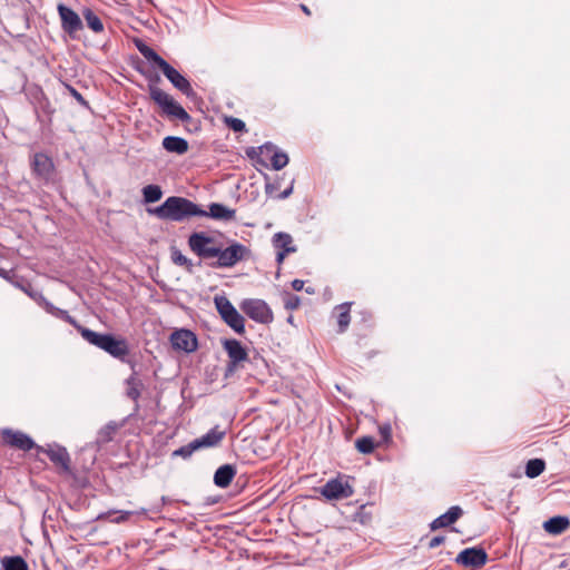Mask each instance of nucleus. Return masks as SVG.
I'll use <instances>...</instances> for the list:
<instances>
[{"instance_id": "nucleus-10", "label": "nucleus", "mask_w": 570, "mask_h": 570, "mask_svg": "<svg viewBox=\"0 0 570 570\" xmlns=\"http://www.w3.org/2000/svg\"><path fill=\"white\" fill-rule=\"evenodd\" d=\"M31 167L38 179L45 183L53 180L55 165L48 155L43 153H36L31 161Z\"/></svg>"}, {"instance_id": "nucleus-53", "label": "nucleus", "mask_w": 570, "mask_h": 570, "mask_svg": "<svg viewBox=\"0 0 570 570\" xmlns=\"http://www.w3.org/2000/svg\"><path fill=\"white\" fill-rule=\"evenodd\" d=\"M287 322L291 323V324L293 323V316L292 315L288 316Z\"/></svg>"}, {"instance_id": "nucleus-52", "label": "nucleus", "mask_w": 570, "mask_h": 570, "mask_svg": "<svg viewBox=\"0 0 570 570\" xmlns=\"http://www.w3.org/2000/svg\"><path fill=\"white\" fill-rule=\"evenodd\" d=\"M306 293H308V294H314V288H309V287H308V288H306Z\"/></svg>"}, {"instance_id": "nucleus-42", "label": "nucleus", "mask_w": 570, "mask_h": 570, "mask_svg": "<svg viewBox=\"0 0 570 570\" xmlns=\"http://www.w3.org/2000/svg\"><path fill=\"white\" fill-rule=\"evenodd\" d=\"M296 250H297V248H286L285 250L277 249L276 262L278 264H282L286 255H288L291 253H295Z\"/></svg>"}, {"instance_id": "nucleus-33", "label": "nucleus", "mask_w": 570, "mask_h": 570, "mask_svg": "<svg viewBox=\"0 0 570 570\" xmlns=\"http://www.w3.org/2000/svg\"><path fill=\"white\" fill-rule=\"evenodd\" d=\"M2 564L4 570H28L27 562L19 556L4 558Z\"/></svg>"}, {"instance_id": "nucleus-30", "label": "nucleus", "mask_w": 570, "mask_h": 570, "mask_svg": "<svg viewBox=\"0 0 570 570\" xmlns=\"http://www.w3.org/2000/svg\"><path fill=\"white\" fill-rule=\"evenodd\" d=\"M273 246L278 250H285L286 248H296L293 245V238L288 233L278 232L273 236Z\"/></svg>"}, {"instance_id": "nucleus-32", "label": "nucleus", "mask_w": 570, "mask_h": 570, "mask_svg": "<svg viewBox=\"0 0 570 570\" xmlns=\"http://www.w3.org/2000/svg\"><path fill=\"white\" fill-rule=\"evenodd\" d=\"M144 202L147 204L158 202L163 196V190L158 185H147L142 188Z\"/></svg>"}, {"instance_id": "nucleus-35", "label": "nucleus", "mask_w": 570, "mask_h": 570, "mask_svg": "<svg viewBox=\"0 0 570 570\" xmlns=\"http://www.w3.org/2000/svg\"><path fill=\"white\" fill-rule=\"evenodd\" d=\"M171 259L176 265L185 267L189 273L193 272V262L188 257H186L180 250L174 249L171 252Z\"/></svg>"}, {"instance_id": "nucleus-1", "label": "nucleus", "mask_w": 570, "mask_h": 570, "mask_svg": "<svg viewBox=\"0 0 570 570\" xmlns=\"http://www.w3.org/2000/svg\"><path fill=\"white\" fill-rule=\"evenodd\" d=\"M188 246L196 256L215 269L234 267L250 254L248 247L236 240H232L229 246L224 248L214 237L204 232L193 233L188 237Z\"/></svg>"}, {"instance_id": "nucleus-12", "label": "nucleus", "mask_w": 570, "mask_h": 570, "mask_svg": "<svg viewBox=\"0 0 570 570\" xmlns=\"http://www.w3.org/2000/svg\"><path fill=\"white\" fill-rule=\"evenodd\" d=\"M165 77L173 83L175 88L185 94L186 96L194 95L190 82L173 66L165 61L159 68Z\"/></svg>"}, {"instance_id": "nucleus-34", "label": "nucleus", "mask_w": 570, "mask_h": 570, "mask_svg": "<svg viewBox=\"0 0 570 570\" xmlns=\"http://www.w3.org/2000/svg\"><path fill=\"white\" fill-rule=\"evenodd\" d=\"M355 446L358 452H361L363 454H370L375 449V440L373 436H368V435L362 436V438L356 439Z\"/></svg>"}, {"instance_id": "nucleus-40", "label": "nucleus", "mask_w": 570, "mask_h": 570, "mask_svg": "<svg viewBox=\"0 0 570 570\" xmlns=\"http://www.w3.org/2000/svg\"><path fill=\"white\" fill-rule=\"evenodd\" d=\"M70 95L83 107L89 108L88 101L83 98V96L73 87L67 86Z\"/></svg>"}, {"instance_id": "nucleus-5", "label": "nucleus", "mask_w": 570, "mask_h": 570, "mask_svg": "<svg viewBox=\"0 0 570 570\" xmlns=\"http://www.w3.org/2000/svg\"><path fill=\"white\" fill-rule=\"evenodd\" d=\"M242 311L253 321L261 324L273 322V312L268 304L258 298H246L240 304Z\"/></svg>"}, {"instance_id": "nucleus-47", "label": "nucleus", "mask_w": 570, "mask_h": 570, "mask_svg": "<svg viewBox=\"0 0 570 570\" xmlns=\"http://www.w3.org/2000/svg\"><path fill=\"white\" fill-rule=\"evenodd\" d=\"M292 287L294 291H302L304 288V281L302 279H294L292 282Z\"/></svg>"}, {"instance_id": "nucleus-20", "label": "nucleus", "mask_w": 570, "mask_h": 570, "mask_svg": "<svg viewBox=\"0 0 570 570\" xmlns=\"http://www.w3.org/2000/svg\"><path fill=\"white\" fill-rule=\"evenodd\" d=\"M207 216L213 219L229 222L235 219L236 210L230 209L219 203H212L209 205V212H207Z\"/></svg>"}, {"instance_id": "nucleus-28", "label": "nucleus", "mask_w": 570, "mask_h": 570, "mask_svg": "<svg viewBox=\"0 0 570 570\" xmlns=\"http://www.w3.org/2000/svg\"><path fill=\"white\" fill-rule=\"evenodd\" d=\"M350 308H351V303H343L337 306V309L340 312L337 315L338 333H344L350 325V322H351Z\"/></svg>"}, {"instance_id": "nucleus-31", "label": "nucleus", "mask_w": 570, "mask_h": 570, "mask_svg": "<svg viewBox=\"0 0 570 570\" xmlns=\"http://www.w3.org/2000/svg\"><path fill=\"white\" fill-rule=\"evenodd\" d=\"M546 469V462L542 459H531L525 465V475L530 479L539 476Z\"/></svg>"}, {"instance_id": "nucleus-22", "label": "nucleus", "mask_w": 570, "mask_h": 570, "mask_svg": "<svg viewBox=\"0 0 570 570\" xmlns=\"http://www.w3.org/2000/svg\"><path fill=\"white\" fill-rule=\"evenodd\" d=\"M12 285L21 289L23 293H26L41 307H43L45 302L48 301L40 291L35 289L30 283L26 282L21 277H19V279H17L16 282H12Z\"/></svg>"}, {"instance_id": "nucleus-11", "label": "nucleus", "mask_w": 570, "mask_h": 570, "mask_svg": "<svg viewBox=\"0 0 570 570\" xmlns=\"http://www.w3.org/2000/svg\"><path fill=\"white\" fill-rule=\"evenodd\" d=\"M38 453H46L50 461L61 468L65 472L70 471V456L66 448L60 445H49L48 448L37 446Z\"/></svg>"}, {"instance_id": "nucleus-36", "label": "nucleus", "mask_w": 570, "mask_h": 570, "mask_svg": "<svg viewBox=\"0 0 570 570\" xmlns=\"http://www.w3.org/2000/svg\"><path fill=\"white\" fill-rule=\"evenodd\" d=\"M198 448L197 445L195 444L194 440L191 442H189L188 444L186 445H183L180 446L179 449L175 450L173 452V456H180L183 459H188L191 456V454L197 451Z\"/></svg>"}, {"instance_id": "nucleus-21", "label": "nucleus", "mask_w": 570, "mask_h": 570, "mask_svg": "<svg viewBox=\"0 0 570 570\" xmlns=\"http://www.w3.org/2000/svg\"><path fill=\"white\" fill-rule=\"evenodd\" d=\"M163 147L168 153L184 155L188 151V141L185 138L177 136H167L163 139Z\"/></svg>"}, {"instance_id": "nucleus-38", "label": "nucleus", "mask_w": 570, "mask_h": 570, "mask_svg": "<svg viewBox=\"0 0 570 570\" xmlns=\"http://www.w3.org/2000/svg\"><path fill=\"white\" fill-rule=\"evenodd\" d=\"M225 124L235 132H242L246 130L245 122L239 118L226 117Z\"/></svg>"}, {"instance_id": "nucleus-49", "label": "nucleus", "mask_w": 570, "mask_h": 570, "mask_svg": "<svg viewBox=\"0 0 570 570\" xmlns=\"http://www.w3.org/2000/svg\"><path fill=\"white\" fill-rule=\"evenodd\" d=\"M258 151H259V149H258V148L256 149V148L252 147V148H249V149H247V150H246V155H247L249 158L254 159V158L257 156Z\"/></svg>"}, {"instance_id": "nucleus-7", "label": "nucleus", "mask_w": 570, "mask_h": 570, "mask_svg": "<svg viewBox=\"0 0 570 570\" xmlns=\"http://www.w3.org/2000/svg\"><path fill=\"white\" fill-rule=\"evenodd\" d=\"M223 347L228 355V363L226 367V372L233 373L239 363L246 361L248 358V353L246 348L242 345V343L235 338H228L223 341Z\"/></svg>"}, {"instance_id": "nucleus-45", "label": "nucleus", "mask_w": 570, "mask_h": 570, "mask_svg": "<svg viewBox=\"0 0 570 570\" xmlns=\"http://www.w3.org/2000/svg\"><path fill=\"white\" fill-rule=\"evenodd\" d=\"M380 433L383 436V439L385 441H387L391 438V426L390 425L380 426Z\"/></svg>"}, {"instance_id": "nucleus-9", "label": "nucleus", "mask_w": 570, "mask_h": 570, "mask_svg": "<svg viewBox=\"0 0 570 570\" xmlns=\"http://www.w3.org/2000/svg\"><path fill=\"white\" fill-rule=\"evenodd\" d=\"M57 10L61 20V28L70 37L73 38L78 31L82 30V21L73 9L63 3H59Z\"/></svg>"}, {"instance_id": "nucleus-25", "label": "nucleus", "mask_w": 570, "mask_h": 570, "mask_svg": "<svg viewBox=\"0 0 570 570\" xmlns=\"http://www.w3.org/2000/svg\"><path fill=\"white\" fill-rule=\"evenodd\" d=\"M136 48L148 61L153 62L156 67L160 68L166 61L153 48H150L142 40H136Z\"/></svg>"}, {"instance_id": "nucleus-37", "label": "nucleus", "mask_w": 570, "mask_h": 570, "mask_svg": "<svg viewBox=\"0 0 570 570\" xmlns=\"http://www.w3.org/2000/svg\"><path fill=\"white\" fill-rule=\"evenodd\" d=\"M77 331L80 333L83 340H86L89 344L96 346L100 333L83 327L82 325L77 326Z\"/></svg>"}, {"instance_id": "nucleus-16", "label": "nucleus", "mask_w": 570, "mask_h": 570, "mask_svg": "<svg viewBox=\"0 0 570 570\" xmlns=\"http://www.w3.org/2000/svg\"><path fill=\"white\" fill-rule=\"evenodd\" d=\"M463 514V510L459 505L451 507L445 513L441 514L430 523V529L435 531L441 528L449 527L458 521Z\"/></svg>"}, {"instance_id": "nucleus-51", "label": "nucleus", "mask_w": 570, "mask_h": 570, "mask_svg": "<svg viewBox=\"0 0 570 570\" xmlns=\"http://www.w3.org/2000/svg\"><path fill=\"white\" fill-rule=\"evenodd\" d=\"M299 8L302 9V11L306 14V16H311V10L308 9L307 6L305 4H299Z\"/></svg>"}, {"instance_id": "nucleus-29", "label": "nucleus", "mask_w": 570, "mask_h": 570, "mask_svg": "<svg viewBox=\"0 0 570 570\" xmlns=\"http://www.w3.org/2000/svg\"><path fill=\"white\" fill-rule=\"evenodd\" d=\"M118 429V425L114 422H109L101 428L97 434L96 442L98 445H104L114 439V435Z\"/></svg>"}, {"instance_id": "nucleus-41", "label": "nucleus", "mask_w": 570, "mask_h": 570, "mask_svg": "<svg viewBox=\"0 0 570 570\" xmlns=\"http://www.w3.org/2000/svg\"><path fill=\"white\" fill-rule=\"evenodd\" d=\"M0 277H2L3 279L8 281L11 284H12V282H16L17 279H19V277L17 275H14L12 273V271H7L1 267H0Z\"/></svg>"}, {"instance_id": "nucleus-48", "label": "nucleus", "mask_w": 570, "mask_h": 570, "mask_svg": "<svg viewBox=\"0 0 570 570\" xmlns=\"http://www.w3.org/2000/svg\"><path fill=\"white\" fill-rule=\"evenodd\" d=\"M293 193V184L286 188L284 191H282L279 195H278V198L279 199H285L287 197H289Z\"/></svg>"}, {"instance_id": "nucleus-39", "label": "nucleus", "mask_w": 570, "mask_h": 570, "mask_svg": "<svg viewBox=\"0 0 570 570\" xmlns=\"http://www.w3.org/2000/svg\"><path fill=\"white\" fill-rule=\"evenodd\" d=\"M301 304V298L297 295L287 293L284 297V306L288 311H294L298 308Z\"/></svg>"}, {"instance_id": "nucleus-13", "label": "nucleus", "mask_w": 570, "mask_h": 570, "mask_svg": "<svg viewBox=\"0 0 570 570\" xmlns=\"http://www.w3.org/2000/svg\"><path fill=\"white\" fill-rule=\"evenodd\" d=\"M170 342L175 350L187 353L194 352L197 348V337L189 330L181 328L175 331L170 336Z\"/></svg>"}, {"instance_id": "nucleus-44", "label": "nucleus", "mask_w": 570, "mask_h": 570, "mask_svg": "<svg viewBox=\"0 0 570 570\" xmlns=\"http://www.w3.org/2000/svg\"><path fill=\"white\" fill-rule=\"evenodd\" d=\"M109 336H110V334H101L100 333L96 346L104 351Z\"/></svg>"}, {"instance_id": "nucleus-50", "label": "nucleus", "mask_w": 570, "mask_h": 570, "mask_svg": "<svg viewBox=\"0 0 570 570\" xmlns=\"http://www.w3.org/2000/svg\"><path fill=\"white\" fill-rule=\"evenodd\" d=\"M276 189H277V187L274 184H271V183H267L266 186H265V191L268 195H272Z\"/></svg>"}, {"instance_id": "nucleus-15", "label": "nucleus", "mask_w": 570, "mask_h": 570, "mask_svg": "<svg viewBox=\"0 0 570 570\" xmlns=\"http://www.w3.org/2000/svg\"><path fill=\"white\" fill-rule=\"evenodd\" d=\"M259 153L269 157L272 167L275 170H281L288 164V156L286 153L278 150L272 142H265L258 147Z\"/></svg>"}, {"instance_id": "nucleus-24", "label": "nucleus", "mask_w": 570, "mask_h": 570, "mask_svg": "<svg viewBox=\"0 0 570 570\" xmlns=\"http://www.w3.org/2000/svg\"><path fill=\"white\" fill-rule=\"evenodd\" d=\"M126 395L137 402L138 399L140 397L141 395V390H142V382L141 380L138 377L137 373L134 372L127 380H126Z\"/></svg>"}, {"instance_id": "nucleus-19", "label": "nucleus", "mask_w": 570, "mask_h": 570, "mask_svg": "<svg viewBox=\"0 0 570 570\" xmlns=\"http://www.w3.org/2000/svg\"><path fill=\"white\" fill-rule=\"evenodd\" d=\"M235 475L236 468L232 464H224L216 470L214 474V483L218 488L225 489L232 483Z\"/></svg>"}, {"instance_id": "nucleus-43", "label": "nucleus", "mask_w": 570, "mask_h": 570, "mask_svg": "<svg viewBox=\"0 0 570 570\" xmlns=\"http://www.w3.org/2000/svg\"><path fill=\"white\" fill-rule=\"evenodd\" d=\"M444 541H445V537L436 535V537L432 538L431 541L429 542V548L434 549V548L439 547L440 544L444 543Z\"/></svg>"}, {"instance_id": "nucleus-26", "label": "nucleus", "mask_w": 570, "mask_h": 570, "mask_svg": "<svg viewBox=\"0 0 570 570\" xmlns=\"http://www.w3.org/2000/svg\"><path fill=\"white\" fill-rule=\"evenodd\" d=\"M43 309L53 315L55 317L57 318H60L67 323H69L70 325H72L76 330H77V326H80V324L76 321L75 317H72L67 311L65 309H61L59 307H56L52 303H50L49 301L45 302V306H43Z\"/></svg>"}, {"instance_id": "nucleus-3", "label": "nucleus", "mask_w": 570, "mask_h": 570, "mask_svg": "<svg viewBox=\"0 0 570 570\" xmlns=\"http://www.w3.org/2000/svg\"><path fill=\"white\" fill-rule=\"evenodd\" d=\"M149 95L150 98L161 107L163 111L171 117H175L183 122H188L191 120L189 114L177 102L174 100L171 96L161 90L160 88L150 85L149 86Z\"/></svg>"}, {"instance_id": "nucleus-17", "label": "nucleus", "mask_w": 570, "mask_h": 570, "mask_svg": "<svg viewBox=\"0 0 570 570\" xmlns=\"http://www.w3.org/2000/svg\"><path fill=\"white\" fill-rule=\"evenodd\" d=\"M104 351L120 361H125L126 356L129 354V347L126 340L116 338L112 334H110Z\"/></svg>"}, {"instance_id": "nucleus-2", "label": "nucleus", "mask_w": 570, "mask_h": 570, "mask_svg": "<svg viewBox=\"0 0 570 570\" xmlns=\"http://www.w3.org/2000/svg\"><path fill=\"white\" fill-rule=\"evenodd\" d=\"M148 213L161 220L183 222L186 218L207 217V212L185 197L170 196L160 206L149 208Z\"/></svg>"}, {"instance_id": "nucleus-23", "label": "nucleus", "mask_w": 570, "mask_h": 570, "mask_svg": "<svg viewBox=\"0 0 570 570\" xmlns=\"http://www.w3.org/2000/svg\"><path fill=\"white\" fill-rule=\"evenodd\" d=\"M570 527V521L567 517H552L543 523V529L550 534H561Z\"/></svg>"}, {"instance_id": "nucleus-4", "label": "nucleus", "mask_w": 570, "mask_h": 570, "mask_svg": "<svg viewBox=\"0 0 570 570\" xmlns=\"http://www.w3.org/2000/svg\"><path fill=\"white\" fill-rule=\"evenodd\" d=\"M214 303L223 321L237 334H243L245 332V318L230 301L226 296L219 295L215 296Z\"/></svg>"}, {"instance_id": "nucleus-14", "label": "nucleus", "mask_w": 570, "mask_h": 570, "mask_svg": "<svg viewBox=\"0 0 570 570\" xmlns=\"http://www.w3.org/2000/svg\"><path fill=\"white\" fill-rule=\"evenodd\" d=\"M2 438L8 445L22 451H29L38 446L29 435L20 431L6 429L2 431Z\"/></svg>"}, {"instance_id": "nucleus-6", "label": "nucleus", "mask_w": 570, "mask_h": 570, "mask_svg": "<svg viewBox=\"0 0 570 570\" xmlns=\"http://www.w3.org/2000/svg\"><path fill=\"white\" fill-rule=\"evenodd\" d=\"M320 493L326 500L332 501L347 499L353 495L354 490L347 481L342 478H334L320 488Z\"/></svg>"}, {"instance_id": "nucleus-27", "label": "nucleus", "mask_w": 570, "mask_h": 570, "mask_svg": "<svg viewBox=\"0 0 570 570\" xmlns=\"http://www.w3.org/2000/svg\"><path fill=\"white\" fill-rule=\"evenodd\" d=\"M83 19L87 26L96 33L104 31V23L101 19L89 8L82 11Z\"/></svg>"}, {"instance_id": "nucleus-8", "label": "nucleus", "mask_w": 570, "mask_h": 570, "mask_svg": "<svg viewBox=\"0 0 570 570\" xmlns=\"http://www.w3.org/2000/svg\"><path fill=\"white\" fill-rule=\"evenodd\" d=\"M455 562L465 568L479 569L488 562V553L480 547L466 548L456 556Z\"/></svg>"}, {"instance_id": "nucleus-46", "label": "nucleus", "mask_w": 570, "mask_h": 570, "mask_svg": "<svg viewBox=\"0 0 570 570\" xmlns=\"http://www.w3.org/2000/svg\"><path fill=\"white\" fill-rule=\"evenodd\" d=\"M131 514V512L129 511H126V512H121L118 517L111 519L112 522H116V523H120V522H124L128 519V517Z\"/></svg>"}, {"instance_id": "nucleus-18", "label": "nucleus", "mask_w": 570, "mask_h": 570, "mask_svg": "<svg viewBox=\"0 0 570 570\" xmlns=\"http://www.w3.org/2000/svg\"><path fill=\"white\" fill-rule=\"evenodd\" d=\"M225 431L219 430L218 426H214L206 434L195 439L194 442L198 450L205 448H214L222 442V440L225 438Z\"/></svg>"}]
</instances>
